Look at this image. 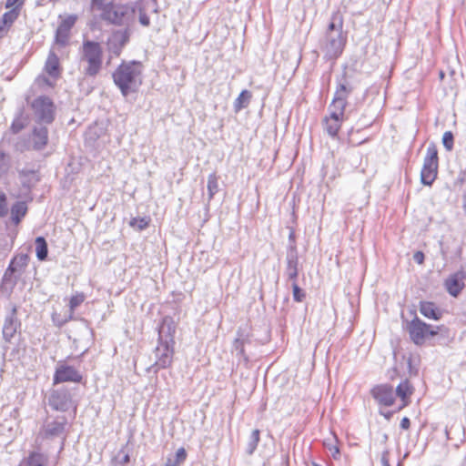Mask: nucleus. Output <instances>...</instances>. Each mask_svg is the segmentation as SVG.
Masks as SVG:
<instances>
[{
	"instance_id": "f257e3e1",
	"label": "nucleus",
	"mask_w": 466,
	"mask_h": 466,
	"mask_svg": "<svg viewBox=\"0 0 466 466\" xmlns=\"http://www.w3.org/2000/svg\"><path fill=\"white\" fill-rule=\"evenodd\" d=\"M346 42L342 17L339 14H334L320 41L319 48L324 53L325 58L336 59L342 54Z\"/></svg>"
},
{
	"instance_id": "f03ea898",
	"label": "nucleus",
	"mask_w": 466,
	"mask_h": 466,
	"mask_svg": "<svg viewBox=\"0 0 466 466\" xmlns=\"http://www.w3.org/2000/svg\"><path fill=\"white\" fill-rule=\"evenodd\" d=\"M143 66L140 62L121 63L113 73L115 85L124 96L136 93L142 85Z\"/></svg>"
},
{
	"instance_id": "7ed1b4c3",
	"label": "nucleus",
	"mask_w": 466,
	"mask_h": 466,
	"mask_svg": "<svg viewBox=\"0 0 466 466\" xmlns=\"http://www.w3.org/2000/svg\"><path fill=\"white\" fill-rule=\"evenodd\" d=\"M80 66L83 74L94 77L99 74L103 64V49L98 42L86 40L80 49Z\"/></svg>"
},
{
	"instance_id": "20e7f679",
	"label": "nucleus",
	"mask_w": 466,
	"mask_h": 466,
	"mask_svg": "<svg viewBox=\"0 0 466 466\" xmlns=\"http://www.w3.org/2000/svg\"><path fill=\"white\" fill-rule=\"evenodd\" d=\"M137 8H138V2L114 4L101 13V18L112 25L128 28L135 22Z\"/></svg>"
},
{
	"instance_id": "39448f33",
	"label": "nucleus",
	"mask_w": 466,
	"mask_h": 466,
	"mask_svg": "<svg viewBox=\"0 0 466 466\" xmlns=\"http://www.w3.org/2000/svg\"><path fill=\"white\" fill-rule=\"evenodd\" d=\"M439 167L438 150L434 144L427 147L423 167L420 171V181L423 185L431 186L437 177Z\"/></svg>"
},
{
	"instance_id": "423d86ee",
	"label": "nucleus",
	"mask_w": 466,
	"mask_h": 466,
	"mask_svg": "<svg viewBox=\"0 0 466 466\" xmlns=\"http://www.w3.org/2000/svg\"><path fill=\"white\" fill-rule=\"evenodd\" d=\"M33 116L36 122L50 124L55 117V106L52 100L46 96H40L31 103Z\"/></svg>"
},
{
	"instance_id": "0eeeda50",
	"label": "nucleus",
	"mask_w": 466,
	"mask_h": 466,
	"mask_svg": "<svg viewBox=\"0 0 466 466\" xmlns=\"http://www.w3.org/2000/svg\"><path fill=\"white\" fill-rule=\"evenodd\" d=\"M174 344L158 342L155 350V363L148 369L149 371L157 373L161 369L171 366L175 353Z\"/></svg>"
},
{
	"instance_id": "6e6552de",
	"label": "nucleus",
	"mask_w": 466,
	"mask_h": 466,
	"mask_svg": "<svg viewBox=\"0 0 466 466\" xmlns=\"http://www.w3.org/2000/svg\"><path fill=\"white\" fill-rule=\"evenodd\" d=\"M409 333L415 344L421 345L426 338L438 334V330L420 319H415L409 325Z\"/></svg>"
},
{
	"instance_id": "1a4fd4ad",
	"label": "nucleus",
	"mask_w": 466,
	"mask_h": 466,
	"mask_svg": "<svg viewBox=\"0 0 466 466\" xmlns=\"http://www.w3.org/2000/svg\"><path fill=\"white\" fill-rule=\"evenodd\" d=\"M129 37L130 31L128 28L114 31L106 42L109 54L114 56H120L123 47L129 41Z\"/></svg>"
},
{
	"instance_id": "9d476101",
	"label": "nucleus",
	"mask_w": 466,
	"mask_h": 466,
	"mask_svg": "<svg viewBox=\"0 0 466 466\" xmlns=\"http://www.w3.org/2000/svg\"><path fill=\"white\" fill-rule=\"evenodd\" d=\"M82 375L73 366L59 362L54 374V384L62 382H80Z\"/></svg>"
},
{
	"instance_id": "9b49d317",
	"label": "nucleus",
	"mask_w": 466,
	"mask_h": 466,
	"mask_svg": "<svg viewBox=\"0 0 466 466\" xmlns=\"http://www.w3.org/2000/svg\"><path fill=\"white\" fill-rule=\"evenodd\" d=\"M329 115L324 119L325 129L330 137H336L345 120V111L329 107Z\"/></svg>"
},
{
	"instance_id": "f8f14e48",
	"label": "nucleus",
	"mask_w": 466,
	"mask_h": 466,
	"mask_svg": "<svg viewBox=\"0 0 466 466\" xmlns=\"http://www.w3.org/2000/svg\"><path fill=\"white\" fill-rule=\"evenodd\" d=\"M48 403L56 410L66 411L72 405L70 392L66 389L54 390L50 394Z\"/></svg>"
},
{
	"instance_id": "ddd939ff",
	"label": "nucleus",
	"mask_w": 466,
	"mask_h": 466,
	"mask_svg": "<svg viewBox=\"0 0 466 466\" xmlns=\"http://www.w3.org/2000/svg\"><path fill=\"white\" fill-rule=\"evenodd\" d=\"M77 20L76 15H69L60 22L56 32V43L61 46L68 44L70 30Z\"/></svg>"
},
{
	"instance_id": "4468645a",
	"label": "nucleus",
	"mask_w": 466,
	"mask_h": 466,
	"mask_svg": "<svg viewBox=\"0 0 466 466\" xmlns=\"http://www.w3.org/2000/svg\"><path fill=\"white\" fill-rule=\"evenodd\" d=\"M176 328V322L171 317H164L158 328V342L175 345L174 336Z\"/></svg>"
},
{
	"instance_id": "2eb2a0df",
	"label": "nucleus",
	"mask_w": 466,
	"mask_h": 466,
	"mask_svg": "<svg viewBox=\"0 0 466 466\" xmlns=\"http://www.w3.org/2000/svg\"><path fill=\"white\" fill-rule=\"evenodd\" d=\"M371 394L380 405L386 407L394 403L395 394L393 388L388 384H381L371 390Z\"/></svg>"
},
{
	"instance_id": "dca6fc26",
	"label": "nucleus",
	"mask_w": 466,
	"mask_h": 466,
	"mask_svg": "<svg viewBox=\"0 0 466 466\" xmlns=\"http://www.w3.org/2000/svg\"><path fill=\"white\" fill-rule=\"evenodd\" d=\"M17 307L15 304L11 305L10 312L5 318L3 327V336L5 340L9 341L14 338L20 327V321L17 319Z\"/></svg>"
},
{
	"instance_id": "f3484780",
	"label": "nucleus",
	"mask_w": 466,
	"mask_h": 466,
	"mask_svg": "<svg viewBox=\"0 0 466 466\" xmlns=\"http://www.w3.org/2000/svg\"><path fill=\"white\" fill-rule=\"evenodd\" d=\"M66 424V420L65 418L46 422L41 429L39 435L47 439L61 437L64 433Z\"/></svg>"
},
{
	"instance_id": "a211bd4d",
	"label": "nucleus",
	"mask_w": 466,
	"mask_h": 466,
	"mask_svg": "<svg viewBox=\"0 0 466 466\" xmlns=\"http://www.w3.org/2000/svg\"><path fill=\"white\" fill-rule=\"evenodd\" d=\"M299 256L294 243L290 244L287 253L286 274L291 280H296L298 277Z\"/></svg>"
},
{
	"instance_id": "6ab92c4d",
	"label": "nucleus",
	"mask_w": 466,
	"mask_h": 466,
	"mask_svg": "<svg viewBox=\"0 0 466 466\" xmlns=\"http://www.w3.org/2000/svg\"><path fill=\"white\" fill-rule=\"evenodd\" d=\"M351 88L345 84H339L334 94L331 104L329 107L336 108L337 110L345 111L347 105L348 96L350 94Z\"/></svg>"
},
{
	"instance_id": "aec40b11",
	"label": "nucleus",
	"mask_w": 466,
	"mask_h": 466,
	"mask_svg": "<svg viewBox=\"0 0 466 466\" xmlns=\"http://www.w3.org/2000/svg\"><path fill=\"white\" fill-rule=\"evenodd\" d=\"M48 141V131L46 127H35L32 134L33 148L35 150L43 149Z\"/></svg>"
},
{
	"instance_id": "412c9836",
	"label": "nucleus",
	"mask_w": 466,
	"mask_h": 466,
	"mask_svg": "<svg viewBox=\"0 0 466 466\" xmlns=\"http://www.w3.org/2000/svg\"><path fill=\"white\" fill-rule=\"evenodd\" d=\"M413 393V387L408 380H402L394 391L395 396L399 397L401 400L400 408L407 406L410 403V398Z\"/></svg>"
},
{
	"instance_id": "4be33fe9",
	"label": "nucleus",
	"mask_w": 466,
	"mask_h": 466,
	"mask_svg": "<svg viewBox=\"0 0 466 466\" xmlns=\"http://www.w3.org/2000/svg\"><path fill=\"white\" fill-rule=\"evenodd\" d=\"M45 70L52 77H57L60 74L59 59L53 51L47 56Z\"/></svg>"
},
{
	"instance_id": "5701e85b",
	"label": "nucleus",
	"mask_w": 466,
	"mask_h": 466,
	"mask_svg": "<svg viewBox=\"0 0 466 466\" xmlns=\"http://www.w3.org/2000/svg\"><path fill=\"white\" fill-rule=\"evenodd\" d=\"M28 259L29 258L25 254L17 255L11 260L8 268L16 273V275L22 276L25 267L27 266Z\"/></svg>"
},
{
	"instance_id": "b1692460",
	"label": "nucleus",
	"mask_w": 466,
	"mask_h": 466,
	"mask_svg": "<svg viewBox=\"0 0 466 466\" xmlns=\"http://www.w3.org/2000/svg\"><path fill=\"white\" fill-rule=\"evenodd\" d=\"M20 277V275H16L11 268H7L3 276L2 289L6 292H11Z\"/></svg>"
},
{
	"instance_id": "393cba45",
	"label": "nucleus",
	"mask_w": 466,
	"mask_h": 466,
	"mask_svg": "<svg viewBox=\"0 0 466 466\" xmlns=\"http://www.w3.org/2000/svg\"><path fill=\"white\" fill-rule=\"evenodd\" d=\"M445 286L448 292L456 297L463 288V282L457 274L451 276L445 281Z\"/></svg>"
},
{
	"instance_id": "a878e982",
	"label": "nucleus",
	"mask_w": 466,
	"mask_h": 466,
	"mask_svg": "<svg viewBox=\"0 0 466 466\" xmlns=\"http://www.w3.org/2000/svg\"><path fill=\"white\" fill-rule=\"evenodd\" d=\"M27 207L25 202L19 201L14 204L11 208V218L15 224H18L21 219L25 216Z\"/></svg>"
},
{
	"instance_id": "bb28decb",
	"label": "nucleus",
	"mask_w": 466,
	"mask_h": 466,
	"mask_svg": "<svg viewBox=\"0 0 466 466\" xmlns=\"http://www.w3.org/2000/svg\"><path fill=\"white\" fill-rule=\"evenodd\" d=\"M47 456L37 451H32L26 459L27 466H47Z\"/></svg>"
},
{
	"instance_id": "cd10ccee",
	"label": "nucleus",
	"mask_w": 466,
	"mask_h": 466,
	"mask_svg": "<svg viewBox=\"0 0 466 466\" xmlns=\"http://www.w3.org/2000/svg\"><path fill=\"white\" fill-rule=\"evenodd\" d=\"M420 311L428 319H438L440 318V312L432 302H421Z\"/></svg>"
},
{
	"instance_id": "c85d7f7f",
	"label": "nucleus",
	"mask_w": 466,
	"mask_h": 466,
	"mask_svg": "<svg viewBox=\"0 0 466 466\" xmlns=\"http://www.w3.org/2000/svg\"><path fill=\"white\" fill-rule=\"evenodd\" d=\"M251 97L252 95L248 90H243L234 101L235 112H239L241 109L247 107L250 102Z\"/></svg>"
},
{
	"instance_id": "c756f323",
	"label": "nucleus",
	"mask_w": 466,
	"mask_h": 466,
	"mask_svg": "<svg viewBox=\"0 0 466 466\" xmlns=\"http://www.w3.org/2000/svg\"><path fill=\"white\" fill-rule=\"evenodd\" d=\"M35 253L36 258L44 261L47 258L48 254V248H47V243L44 237H37L35 241Z\"/></svg>"
},
{
	"instance_id": "7c9ffc66",
	"label": "nucleus",
	"mask_w": 466,
	"mask_h": 466,
	"mask_svg": "<svg viewBox=\"0 0 466 466\" xmlns=\"http://www.w3.org/2000/svg\"><path fill=\"white\" fill-rule=\"evenodd\" d=\"M207 187L208 193V199L210 200L218 191V177L216 175V173H212L208 176Z\"/></svg>"
},
{
	"instance_id": "2f4dec72",
	"label": "nucleus",
	"mask_w": 466,
	"mask_h": 466,
	"mask_svg": "<svg viewBox=\"0 0 466 466\" xmlns=\"http://www.w3.org/2000/svg\"><path fill=\"white\" fill-rule=\"evenodd\" d=\"M259 440H260V431L259 430L256 429L254 431H252L250 436H249V440L248 441V444H247V453L248 455H251L253 454V452L255 451V450L257 449V446L259 442Z\"/></svg>"
},
{
	"instance_id": "473e14b6",
	"label": "nucleus",
	"mask_w": 466,
	"mask_h": 466,
	"mask_svg": "<svg viewBox=\"0 0 466 466\" xmlns=\"http://www.w3.org/2000/svg\"><path fill=\"white\" fill-rule=\"evenodd\" d=\"M324 446L329 450L330 455L337 459L339 455V449L338 447V439L336 436L332 435L330 438H328L324 441Z\"/></svg>"
},
{
	"instance_id": "72a5a7b5",
	"label": "nucleus",
	"mask_w": 466,
	"mask_h": 466,
	"mask_svg": "<svg viewBox=\"0 0 466 466\" xmlns=\"http://www.w3.org/2000/svg\"><path fill=\"white\" fill-rule=\"evenodd\" d=\"M245 340L240 337L237 338L233 342V351L236 352L238 357L242 358L246 362L248 360V357L245 355L244 350Z\"/></svg>"
},
{
	"instance_id": "f704fd0d",
	"label": "nucleus",
	"mask_w": 466,
	"mask_h": 466,
	"mask_svg": "<svg viewBox=\"0 0 466 466\" xmlns=\"http://www.w3.org/2000/svg\"><path fill=\"white\" fill-rule=\"evenodd\" d=\"M17 16L18 13L16 12L15 9L5 12L1 18V24L5 25L9 28L12 25V24L16 20Z\"/></svg>"
},
{
	"instance_id": "c9c22d12",
	"label": "nucleus",
	"mask_w": 466,
	"mask_h": 466,
	"mask_svg": "<svg viewBox=\"0 0 466 466\" xmlns=\"http://www.w3.org/2000/svg\"><path fill=\"white\" fill-rule=\"evenodd\" d=\"M9 157L2 150H0V177H4L9 170Z\"/></svg>"
},
{
	"instance_id": "e433bc0d",
	"label": "nucleus",
	"mask_w": 466,
	"mask_h": 466,
	"mask_svg": "<svg viewBox=\"0 0 466 466\" xmlns=\"http://www.w3.org/2000/svg\"><path fill=\"white\" fill-rule=\"evenodd\" d=\"M91 3L94 9L102 13L114 5V0H91Z\"/></svg>"
},
{
	"instance_id": "4c0bfd02",
	"label": "nucleus",
	"mask_w": 466,
	"mask_h": 466,
	"mask_svg": "<svg viewBox=\"0 0 466 466\" xmlns=\"http://www.w3.org/2000/svg\"><path fill=\"white\" fill-rule=\"evenodd\" d=\"M85 300V296L82 293H77L70 299L69 307L71 310V314L74 312L75 309L77 308L81 303Z\"/></svg>"
},
{
	"instance_id": "58836bf2",
	"label": "nucleus",
	"mask_w": 466,
	"mask_h": 466,
	"mask_svg": "<svg viewBox=\"0 0 466 466\" xmlns=\"http://www.w3.org/2000/svg\"><path fill=\"white\" fill-rule=\"evenodd\" d=\"M8 213L7 198L5 194L0 190V218L5 217Z\"/></svg>"
},
{
	"instance_id": "ea45409f",
	"label": "nucleus",
	"mask_w": 466,
	"mask_h": 466,
	"mask_svg": "<svg viewBox=\"0 0 466 466\" xmlns=\"http://www.w3.org/2000/svg\"><path fill=\"white\" fill-rule=\"evenodd\" d=\"M292 289H293V298L296 301L301 302L305 298L304 291L298 286L296 283V280H293L292 283Z\"/></svg>"
},
{
	"instance_id": "a19ab883",
	"label": "nucleus",
	"mask_w": 466,
	"mask_h": 466,
	"mask_svg": "<svg viewBox=\"0 0 466 466\" xmlns=\"http://www.w3.org/2000/svg\"><path fill=\"white\" fill-rule=\"evenodd\" d=\"M130 226L137 227L139 230H142L148 226V220L145 218H135L130 221Z\"/></svg>"
},
{
	"instance_id": "79ce46f5",
	"label": "nucleus",
	"mask_w": 466,
	"mask_h": 466,
	"mask_svg": "<svg viewBox=\"0 0 466 466\" xmlns=\"http://www.w3.org/2000/svg\"><path fill=\"white\" fill-rule=\"evenodd\" d=\"M443 146L447 150H451L453 147V135L451 131H447L442 137Z\"/></svg>"
},
{
	"instance_id": "37998d69",
	"label": "nucleus",
	"mask_w": 466,
	"mask_h": 466,
	"mask_svg": "<svg viewBox=\"0 0 466 466\" xmlns=\"http://www.w3.org/2000/svg\"><path fill=\"white\" fill-rule=\"evenodd\" d=\"M137 12L139 14V23L144 26H148L150 25V19L147 15L145 13L144 9L141 6V4L138 2V8H137Z\"/></svg>"
},
{
	"instance_id": "c03bdc74",
	"label": "nucleus",
	"mask_w": 466,
	"mask_h": 466,
	"mask_svg": "<svg viewBox=\"0 0 466 466\" xmlns=\"http://www.w3.org/2000/svg\"><path fill=\"white\" fill-rule=\"evenodd\" d=\"M25 119L21 116H18L13 121L11 129L14 133H18L25 127Z\"/></svg>"
},
{
	"instance_id": "a18cd8bd",
	"label": "nucleus",
	"mask_w": 466,
	"mask_h": 466,
	"mask_svg": "<svg viewBox=\"0 0 466 466\" xmlns=\"http://www.w3.org/2000/svg\"><path fill=\"white\" fill-rule=\"evenodd\" d=\"M19 175H20V178H21V182L23 183L24 186L25 187H29V178L28 177H35V173L33 171H20L19 172Z\"/></svg>"
},
{
	"instance_id": "49530a36",
	"label": "nucleus",
	"mask_w": 466,
	"mask_h": 466,
	"mask_svg": "<svg viewBox=\"0 0 466 466\" xmlns=\"http://www.w3.org/2000/svg\"><path fill=\"white\" fill-rule=\"evenodd\" d=\"M186 458H187L186 450L184 448H179L176 452L175 461L177 462V464L179 465L186 460Z\"/></svg>"
},
{
	"instance_id": "de8ad7c7",
	"label": "nucleus",
	"mask_w": 466,
	"mask_h": 466,
	"mask_svg": "<svg viewBox=\"0 0 466 466\" xmlns=\"http://www.w3.org/2000/svg\"><path fill=\"white\" fill-rule=\"evenodd\" d=\"M389 455H390V453L388 451H385L382 452L381 459H380V462H381L382 466H390Z\"/></svg>"
},
{
	"instance_id": "09e8293b",
	"label": "nucleus",
	"mask_w": 466,
	"mask_h": 466,
	"mask_svg": "<svg viewBox=\"0 0 466 466\" xmlns=\"http://www.w3.org/2000/svg\"><path fill=\"white\" fill-rule=\"evenodd\" d=\"M413 259L418 263V264H422L423 261H424V254L421 252V251H417L414 253L413 255Z\"/></svg>"
},
{
	"instance_id": "8fccbe9b",
	"label": "nucleus",
	"mask_w": 466,
	"mask_h": 466,
	"mask_svg": "<svg viewBox=\"0 0 466 466\" xmlns=\"http://www.w3.org/2000/svg\"><path fill=\"white\" fill-rule=\"evenodd\" d=\"M410 421L407 417H404L400 421V428L403 430H408L410 428Z\"/></svg>"
},
{
	"instance_id": "3c124183",
	"label": "nucleus",
	"mask_w": 466,
	"mask_h": 466,
	"mask_svg": "<svg viewBox=\"0 0 466 466\" xmlns=\"http://www.w3.org/2000/svg\"><path fill=\"white\" fill-rule=\"evenodd\" d=\"M18 2H19V0H6L5 7H6V8L13 7V6H14V5H15Z\"/></svg>"
},
{
	"instance_id": "603ef678",
	"label": "nucleus",
	"mask_w": 466,
	"mask_h": 466,
	"mask_svg": "<svg viewBox=\"0 0 466 466\" xmlns=\"http://www.w3.org/2000/svg\"><path fill=\"white\" fill-rule=\"evenodd\" d=\"M165 466H178V464L175 461L168 459Z\"/></svg>"
},
{
	"instance_id": "864d4df0",
	"label": "nucleus",
	"mask_w": 466,
	"mask_h": 466,
	"mask_svg": "<svg viewBox=\"0 0 466 466\" xmlns=\"http://www.w3.org/2000/svg\"><path fill=\"white\" fill-rule=\"evenodd\" d=\"M128 461H129V455H128V454H126V455L123 457L122 462H123V463H127Z\"/></svg>"
},
{
	"instance_id": "5fc2aeb1",
	"label": "nucleus",
	"mask_w": 466,
	"mask_h": 466,
	"mask_svg": "<svg viewBox=\"0 0 466 466\" xmlns=\"http://www.w3.org/2000/svg\"><path fill=\"white\" fill-rule=\"evenodd\" d=\"M289 239L293 241V239H294V232H290Z\"/></svg>"
},
{
	"instance_id": "6e6d98bb",
	"label": "nucleus",
	"mask_w": 466,
	"mask_h": 466,
	"mask_svg": "<svg viewBox=\"0 0 466 466\" xmlns=\"http://www.w3.org/2000/svg\"><path fill=\"white\" fill-rule=\"evenodd\" d=\"M463 208L466 213V197L464 198Z\"/></svg>"
},
{
	"instance_id": "4d7b16f0",
	"label": "nucleus",
	"mask_w": 466,
	"mask_h": 466,
	"mask_svg": "<svg viewBox=\"0 0 466 466\" xmlns=\"http://www.w3.org/2000/svg\"><path fill=\"white\" fill-rule=\"evenodd\" d=\"M463 4L466 5V0H463Z\"/></svg>"
}]
</instances>
